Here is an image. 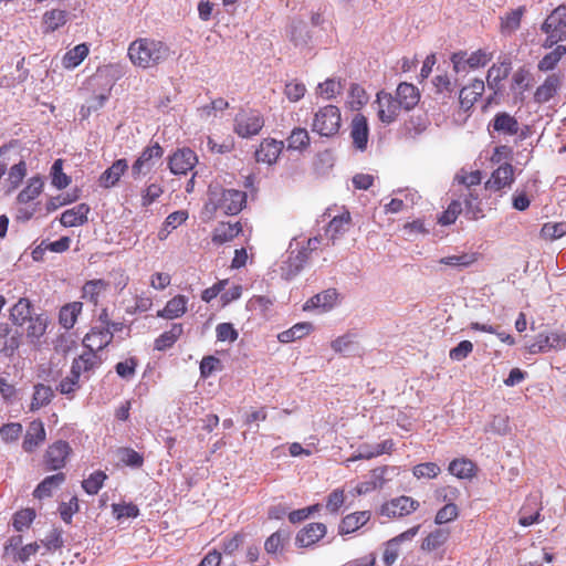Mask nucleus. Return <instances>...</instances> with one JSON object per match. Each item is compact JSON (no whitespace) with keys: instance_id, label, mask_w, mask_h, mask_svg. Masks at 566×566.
I'll return each mask as SVG.
<instances>
[{"instance_id":"nucleus-1","label":"nucleus","mask_w":566,"mask_h":566,"mask_svg":"<svg viewBox=\"0 0 566 566\" xmlns=\"http://www.w3.org/2000/svg\"><path fill=\"white\" fill-rule=\"evenodd\" d=\"M171 55L170 46L151 38H139L128 46L130 62L142 69L155 67L166 62Z\"/></svg>"},{"instance_id":"nucleus-2","label":"nucleus","mask_w":566,"mask_h":566,"mask_svg":"<svg viewBox=\"0 0 566 566\" xmlns=\"http://www.w3.org/2000/svg\"><path fill=\"white\" fill-rule=\"evenodd\" d=\"M247 203V193L237 189H223L210 186L206 210L210 213L217 211L227 216L238 214Z\"/></svg>"},{"instance_id":"nucleus-3","label":"nucleus","mask_w":566,"mask_h":566,"mask_svg":"<svg viewBox=\"0 0 566 566\" xmlns=\"http://www.w3.org/2000/svg\"><path fill=\"white\" fill-rule=\"evenodd\" d=\"M340 120L339 108L334 105H326L314 114L312 129L321 136L331 137L338 133Z\"/></svg>"},{"instance_id":"nucleus-4","label":"nucleus","mask_w":566,"mask_h":566,"mask_svg":"<svg viewBox=\"0 0 566 566\" xmlns=\"http://www.w3.org/2000/svg\"><path fill=\"white\" fill-rule=\"evenodd\" d=\"M163 155L164 149L158 143L146 147L132 166L133 178L138 179L149 174Z\"/></svg>"},{"instance_id":"nucleus-5","label":"nucleus","mask_w":566,"mask_h":566,"mask_svg":"<svg viewBox=\"0 0 566 566\" xmlns=\"http://www.w3.org/2000/svg\"><path fill=\"white\" fill-rule=\"evenodd\" d=\"M374 105H376L378 119L385 125L394 123L403 109L396 97L385 91L377 93Z\"/></svg>"},{"instance_id":"nucleus-6","label":"nucleus","mask_w":566,"mask_h":566,"mask_svg":"<svg viewBox=\"0 0 566 566\" xmlns=\"http://www.w3.org/2000/svg\"><path fill=\"white\" fill-rule=\"evenodd\" d=\"M566 349V333L552 332L549 334H538L534 342L527 346L530 354L548 353L551 350Z\"/></svg>"},{"instance_id":"nucleus-7","label":"nucleus","mask_w":566,"mask_h":566,"mask_svg":"<svg viewBox=\"0 0 566 566\" xmlns=\"http://www.w3.org/2000/svg\"><path fill=\"white\" fill-rule=\"evenodd\" d=\"M489 61L490 56L482 50H478L469 56L464 51H459L451 55L453 71L458 74L468 73L470 70L484 66Z\"/></svg>"},{"instance_id":"nucleus-8","label":"nucleus","mask_w":566,"mask_h":566,"mask_svg":"<svg viewBox=\"0 0 566 566\" xmlns=\"http://www.w3.org/2000/svg\"><path fill=\"white\" fill-rule=\"evenodd\" d=\"M263 126V117L258 112L240 113L234 119V132L242 138L259 134Z\"/></svg>"},{"instance_id":"nucleus-9","label":"nucleus","mask_w":566,"mask_h":566,"mask_svg":"<svg viewBox=\"0 0 566 566\" xmlns=\"http://www.w3.org/2000/svg\"><path fill=\"white\" fill-rule=\"evenodd\" d=\"M198 163V157L193 150L190 148H180L177 149L171 156L168 158V167L171 174L174 175H186L191 171L196 164Z\"/></svg>"},{"instance_id":"nucleus-10","label":"nucleus","mask_w":566,"mask_h":566,"mask_svg":"<svg viewBox=\"0 0 566 566\" xmlns=\"http://www.w3.org/2000/svg\"><path fill=\"white\" fill-rule=\"evenodd\" d=\"M419 505L418 501L410 496L402 495L385 503L380 509V514L389 518L402 517L415 512Z\"/></svg>"},{"instance_id":"nucleus-11","label":"nucleus","mask_w":566,"mask_h":566,"mask_svg":"<svg viewBox=\"0 0 566 566\" xmlns=\"http://www.w3.org/2000/svg\"><path fill=\"white\" fill-rule=\"evenodd\" d=\"M307 261V249H291L280 264V274L285 280L296 276Z\"/></svg>"},{"instance_id":"nucleus-12","label":"nucleus","mask_w":566,"mask_h":566,"mask_svg":"<svg viewBox=\"0 0 566 566\" xmlns=\"http://www.w3.org/2000/svg\"><path fill=\"white\" fill-rule=\"evenodd\" d=\"M350 138L355 149L365 151L368 146L369 125L363 114H356L350 123Z\"/></svg>"},{"instance_id":"nucleus-13","label":"nucleus","mask_w":566,"mask_h":566,"mask_svg":"<svg viewBox=\"0 0 566 566\" xmlns=\"http://www.w3.org/2000/svg\"><path fill=\"white\" fill-rule=\"evenodd\" d=\"M488 128L491 134L497 133L502 136H514L520 130V124L511 114L499 112L494 115Z\"/></svg>"},{"instance_id":"nucleus-14","label":"nucleus","mask_w":566,"mask_h":566,"mask_svg":"<svg viewBox=\"0 0 566 566\" xmlns=\"http://www.w3.org/2000/svg\"><path fill=\"white\" fill-rule=\"evenodd\" d=\"M283 148V142L273 138H265L261 142V144L255 150V159L258 163L272 166L276 163Z\"/></svg>"},{"instance_id":"nucleus-15","label":"nucleus","mask_w":566,"mask_h":566,"mask_svg":"<svg viewBox=\"0 0 566 566\" xmlns=\"http://www.w3.org/2000/svg\"><path fill=\"white\" fill-rule=\"evenodd\" d=\"M514 182V168L511 164H501L486 181L485 187L490 190L500 191L506 187H511Z\"/></svg>"},{"instance_id":"nucleus-16","label":"nucleus","mask_w":566,"mask_h":566,"mask_svg":"<svg viewBox=\"0 0 566 566\" xmlns=\"http://www.w3.org/2000/svg\"><path fill=\"white\" fill-rule=\"evenodd\" d=\"M338 301V293L335 289H327L307 300L303 306L304 311L321 310L327 312L332 310Z\"/></svg>"},{"instance_id":"nucleus-17","label":"nucleus","mask_w":566,"mask_h":566,"mask_svg":"<svg viewBox=\"0 0 566 566\" xmlns=\"http://www.w3.org/2000/svg\"><path fill=\"white\" fill-rule=\"evenodd\" d=\"M113 339V333L108 326L93 327L83 339V345L93 352L105 348Z\"/></svg>"},{"instance_id":"nucleus-18","label":"nucleus","mask_w":566,"mask_h":566,"mask_svg":"<svg viewBox=\"0 0 566 566\" xmlns=\"http://www.w3.org/2000/svg\"><path fill=\"white\" fill-rule=\"evenodd\" d=\"M71 448L65 441H57L49 447L45 463L50 470H59L65 465Z\"/></svg>"},{"instance_id":"nucleus-19","label":"nucleus","mask_w":566,"mask_h":566,"mask_svg":"<svg viewBox=\"0 0 566 566\" xmlns=\"http://www.w3.org/2000/svg\"><path fill=\"white\" fill-rule=\"evenodd\" d=\"M484 90V82L478 78L462 87L459 93L460 107L465 112L471 109L478 98L482 96Z\"/></svg>"},{"instance_id":"nucleus-20","label":"nucleus","mask_w":566,"mask_h":566,"mask_svg":"<svg viewBox=\"0 0 566 566\" xmlns=\"http://www.w3.org/2000/svg\"><path fill=\"white\" fill-rule=\"evenodd\" d=\"M325 534V524L310 523L297 533L296 544L301 547H310L323 538Z\"/></svg>"},{"instance_id":"nucleus-21","label":"nucleus","mask_w":566,"mask_h":566,"mask_svg":"<svg viewBox=\"0 0 566 566\" xmlns=\"http://www.w3.org/2000/svg\"><path fill=\"white\" fill-rule=\"evenodd\" d=\"M394 442L390 439L384 440L382 442L375 444H361L357 453L350 457L347 461L353 462L356 460H369L384 453H389L392 450Z\"/></svg>"},{"instance_id":"nucleus-22","label":"nucleus","mask_w":566,"mask_h":566,"mask_svg":"<svg viewBox=\"0 0 566 566\" xmlns=\"http://www.w3.org/2000/svg\"><path fill=\"white\" fill-rule=\"evenodd\" d=\"M395 97L403 111L408 112L419 103L420 93L415 85L403 82L398 85Z\"/></svg>"},{"instance_id":"nucleus-23","label":"nucleus","mask_w":566,"mask_h":566,"mask_svg":"<svg viewBox=\"0 0 566 566\" xmlns=\"http://www.w3.org/2000/svg\"><path fill=\"white\" fill-rule=\"evenodd\" d=\"M188 301V297L185 295H176L167 302L163 310L157 312V316L165 319L181 317L187 312Z\"/></svg>"},{"instance_id":"nucleus-24","label":"nucleus","mask_w":566,"mask_h":566,"mask_svg":"<svg viewBox=\"0 0 566 566\" xmlns=\"http://www.w3.org/2000/svg\"><path fill=\"white\" fill-rule=\"evenodd\" d=\"M45 440V429L42 421H32L27 430L23 449L25 452H32Z\"/></svg>"},{"instance_id":"nucleus-25","label":"nucleus","mask_w":566,"mask_h":566,"mask_svg":"<svg viewBox=\"0 0 566 566\" xmlns=\"http://www.w3.org/2000/svg\"><path fill=\"white\" fill-rule=\"evenodd\" d=\"M128 168L126 159H117L99 177V185L104 188L114 187Z\"/></svg>"},{"instance_id":"nucleus-26","label":"nucleus","mask_w":566,"mask_h":566,"mask_svg":"<svg viewBox=\"0 0 566 566\" xmlns=\"http://www.w3.org/2000/svg\"><path fill=\"white\" fill-rule=\"evenodd\" d=\"M90 207L86 203H80L71 209L65 210L60 218L64 227H77L87 221Z\"/></svg>"},{"instance_id":"nucleus-27","label":"nucleus","mask_w":566,"mask_h":566,"mask_svg":"<svg viewBox=\"0 0 566 566\" xmlns=\"http://www.w3.org/2000/svg\"><path fill=\"white\" fill-rule=\"evenodd\" d=\"M99 364L101 358L96 352L87 349L73 360L71 369H73V374H78L81 377L83 374L94 370Z\"/></svg>"},{"instance_id":"nucleus-28","label":"nucleus","mask_w":566,"mask_h":566,"mask_svg":"<svg viewBox=\"0 0 566 566\" xmlns=\"http://www.w3.org/2000/svg\"><path fill=\"white\" fill-rule=\"evenodd\" d=\"M543 32L566 33V6L557 7L542 24Z\"/></svg>"},{"instance_id":"nucleus-29","label":"nucleus","mask_w":566,"mask_h":566,"mask_svg":"<svg viewBox=\"0 0 566 566\" xmlns=\"http://www.w3.org/2000/svg\"><path fill=\"white\" fill-rule=\"evenodd\" d=\"M350 219V213L348 211H344L342 214L334 217L329 221L326 228V235L333 243H335V241L349 229Z\"/></svg>"},{"instance_id":"nucleus-30","label":"nucleus","mask_w":566,"mask_h":566,"mask_svg":"<svg viewBox=\"0 0 566 566\" xmlns=\"http://www.w3.org/2000/svg\"><path fill=\"white\" fill-rule=\"evenodd\" d=\"M370 518V513L368 511H360L348 514L342 520L339 525L340 534H350L363 525H365Z\"/></svg>"},{"instance_id":"nucleus-31","label":"nucleus","mask_w":566,"mask_h":566,"mask_svg":"<svg viewBox=\"0 0 566 566\" xmlns=\"http://www.w3.org/2000/svg\"><path fill=\"white\" fill-rule=\"evenodd\" d=\"M241 231H242V227H241L240 222H235V223L221 222L216 227V229L213 231L212 242L217 243V244H223L226 242L231 241Z\"/></svg>"},{"instance_id":"nucleus-32","label":"nucleus","mask_w":566,"mask_h":566,"mask_svg":"<svg viewBox=\"0 0 566 566\" xmlns=\"http://www.w3.org/2000/svg\"><path fill=\"white\" fill-rule=\"evenodd\" d=\"M559 84L560 82L557 75L552 74L547 76L544 83L536 88L534 99L537 103L548 102L556 94Z\"/></svg>"},{"instance_id":"nucleus-33","label":"nucleus","mask_w":566,"mask_h":566,"mask_svg":"<svg viewBox=\"0 0 566 566\" xmlns=\"http://www.w3.org/2000/svg\"><path fill=\"white\" fill-rule=\"evenodd\" d=\"M27 328V336L31 343L38 342L46 332L49 318L45 314L32 316Z\"/></svg>"},{"instance_id":"nucleus-34","label":"nucleus","mask_w":566,"mask_h":566,"mask_svg":"<svg viewBox=\"0 0 566 566\" xmlns=\"http://www.w3.org/2000/svg\"><path fill=\"white\" fill-rule=\"evenodd\" d=\"M83 304L81 302H72L64 305L60 310L59 322L66 328H72L77 319L78 314L82 312Z\"/></svg>"},{"instance_id":"nucleus-35","label":"nucleus","mask_w":566,"mask_h":566,"mask_svg":"<svg viewBox=\"0 0 566 566\" xmlns=\"http://www.w3.org/2000/svg\"><path fill=\"white\" fill-rule=\"evenodd\" d=\"M65 481V474L60 472L50 476H46L34 490V496L43 499L51 496L52 491L59 488Z\"/></svg>"},{"instance_id":"nucleus-36","label":"nucleus","mask_w":566,"mask_h":566,"mask_svg":"<svg viewBox=\"0 0 566 566\" xmlns=\"http://www.w3.org/2000/svg\"><path fill=\"white\" fill-rule=\"evenodd\" d=\"M478 261V253H462L458 255H449L441 258L438 262L440 264L450 266L452 269L462 270L469 268Z\"/></svg>"},{"instance_id":"nucleus-37","label":"nucleus","mask_w":566,"mask_h":566,"mask_svg":"<svg viewBox=\"0 0 566 566\" xmlns=\"http://www.w3.org/2000/svg\"><path fill=\"white\" fill-rule=\"evenodd\" d=\"M450 532L446 528H437L428 534L421 544V549L433 552L443 546L449 539Z\"/></svg>"},{"instance_id":"nucleus-38","label":"nucleus","mask_w":566,"mask_h":566,"mask_svg":"<svg viewBox=\"0 0 566 566\" xmlns=\"http://www.w3.org/2000/svg\"><path fill=\"white\" fill-rule=\"evenodd\" d=\"M10 317L17 326L24 325L31 316V303L27 298H20L11 308Z\"/></svg>"},{"instance_id":"nucleus-39","label":"nucleus","mask_w":566,"mask_h":566,"mask_svg":"<svg viewBox=\"0 0 566 566\" xmlns=\"http://www.w3.org/2000/svg\"><path fill=\"white\" fill-rule=\"evenodd\" d=\"M53 398V390L50 386L38 384L34 386L30 410L35 411L49 405Z\"/></svg>"},{"instance_id":"nucleus-40","label":"nucleus","mask_w":566,"mask_h":566,"mask_svg":"<svg viewBox=\"0 0 566 566\" xmlns=\"http://www.w3.org/2000/svg\"><path fill=\"white\" fill-rule=\"evenodd\" d=\"M188 219L186 210L175 211L165 219L163 228L158 231V239L166 240L171 230L182 224Z\"/></svg>"},{"instance_id":"nucleus-41","label":"nucleus","mask_w":566,"mask_h":566,"mask_svg":"<svg viewBox=\"0 0 566 566\" xmlns=\"http://www.w3.org/2000/svg\"><path fill=\"white\" fill-rule=\"evenodd\" d=\"M310 145V135L305 128H294L286 138V149L302 151Z\"/></svg>"},{"instance_id":"nucleus-42","label":"nucleus","mask_w":566,"mask_h":566,"mask_svg":"<svg viewBox=\"0 0 566 566\" xmlns=\"http://www.w3.org/2000/svg\"><path fill=\"white\" fill-rule=\"evenodd\" d=\"M474 463L465 458L455 459L449 464V472L458 479H471L474 475Z\"/></svg>"},{"instance_id":"nucleus-43","label":"nucleus","mask_w":566,"mask_h":566,"mask_svg":"<svg viewBox=\"0 0 566 566\" xmlns=\"http://www.w3.org/2000/svg\"><path fill=\"white\" fill-rule=\"evenodd\" d=\"M312 331V324L307 322L297 323L291 328L281 332L277 335V339L281 343H291L296 339H301Z\"/></svg>"},{"instance_id":"nucleus-44","label":"nucleus","mask_w":566,"mask_h":566,"mask_svg":"<svg viewBox=\"0 0 566 566\" xmlns=\"http://www.w3.org/2000/svg\"><path fill=\"white\" fill-rule=\"evenodd\" d=\"M106 285L102 280L88 281L82 289V297L96 306L101 294L106 290Z\"/></svg>"},{"instance_id":"nucleus-45","label":"nucleus","mask_w":566,"mask_h":566,"mask_svg":"<svg viewBox=\"0 0 566 566\" xmlns=\"http://www.w3.org/2000/svg\"><path fill=\"white\" fill-rule=\"evenodd\" d=\"M43 189V181L40 177L35 176L29 179L28 185L18 195L20 203H28L34 200Z\"/></svg>"},{"instance_id":"nucleus-46","label":"nucleus","mask_w":566,"mask_h":566,"mask_svg":"<svg viewBox=\"0 0 566 566\" xmlns=\"http://www.w3.org/2000/svg\"><path fill=\"white\" fill-rule=\"evenodd\" d=\"M87 54V45L84 43L78 44L64 54L62 64L65 69H74L82 63Z\"/></svg>"},{"instance_id":"nucleus-47","label":"nucleus","mask_w":566,"mask_h":566,"mask_svg":"<svg viewBox=\"0 0 566 566\" xmlns=\"http://www.w3.org/2000/svg\"><path fill=\"white\" fill-rule=\"evenodd\" d=\"M184 328L181 324H172L169 331L163 333L155 342V348L165 350L171 347L182 334Z\"/></svg>"},{"instance_id":"nucleus-48","label":"nucleus","mask_w":566,"mask_h":566,"mask_svg":"<svg viewBox=\"0 0 566 566\" xmlns=\"http://www.w3.org/2000/svg\"><path fill=\"white\" fill-rule=\"evenodd\" d=\"M289 36L296 46L305 45L310 40L306 23L303 20H293L289 29Z\"/></svg>"},{"instance_id":"nucleus-49","label":"nucleus","mask_w":566,"mask_h":566,"mask_svg":"<svg viewBox=\"0 0 566 566\" xmlns=\"http://www.w3.org/2000/svg\"><path fill=\"white\" fill-rule=\"evenodd\" d=\"M525 12V7H518L501 18V29L504 33H512L520 28L521 19Z\"/></svg>"},{"instance_id":"nucleus-50","label":"nucleus","mask_w":566,"mask_h":566,"mask_svg":"<svg viewBox=\"0 0 566 566\" xmlns=\"http://www.w3.org/2000/svg\"><path fill=\"white\" fill-rule=\"evenodd\" d=\"M67 13L64 10H51L43 17V24L46 32H53L66 22Z\"/></svg>"},{"instance_id":"nucleus-51","label":"nucleus","mask_w":566,"mask_h":566,"mask_svg":"<svg viewBox=\"0 0 566 566\" xmlns=\"http://www.w3.org/2000/svg\"><path fill=\"white\" fill-rule=\"evenodd\" d=\"M565 54L566 46L557 45L552 52L543 56L538 62V69L544 72L553 70Z\"/></svg>"},{"instance_id":"nucleus-52","label":"nucleus","mask_w":566,"mask_h":566,"mask_svg":"<svg viewBox=\"0 0 566 566\" xmlns=\"http://www.w3.org/2000/svg\"><path fill=\"white\" fill-rule=\"evenodd\" d=\"M107 475L103 471L93 472L87 479L82 482V488L90 495H95L103 488Z\"/></svg>"},{"instance_id":"nucleus-53","label":"nucleus","mask_w":566,"mask_h":566,"mask_svg":"<svg viewBox=\"0 0 566 566\" xmlns=\"http://www.w3.org/2000/svg\"><path fill=\"white\" fill-rule=\"evenodd\" d=\"M368 102V95L364 87L353 84L349 90L347 104L353 111L360 109Z\"/></svg>"},{"instance_id":"nucleus-54","label":"nucleus","mask_w":566,"mask_h":566,"mask_svg":"<svg viewBox=\"0 0 566 566\" xmlns=\"http://www.w3.org/2000/svg\"><path fill=\"white\" fill-rule=\"evenodd\" d=\"M332 348L339 354L349 356L357 353L358 347L350 335H344L332 342Z\"/></svg>"},{"instance_id":"nucleus-55","label":"nucleus","mask_w":566,"mask_h":566,"mask_svg":"<svg viewBox=\"0 0 566 566\" xmlns=\"http://www.w3.org/2000/svg\"><path fill=\"white\" fill-rule=\"evenodd\" d=\"M531 501L536 505V500L528 499L527 503L522 506V509L518 512V523L520 525L526 527L531 526L535 523H538L541 521V509H536L534 512L528 511V506L531 505Z\"/></svg>"},{"instance_id":"nucleus-56","label":"nucleus","mask_w":566,"mask_h":566,"mask_svg":"<svg viewBox=\"0 0 566 566\" xmlns=\"http://www.w3.org/2000/svg\"><path fill=\"white\" fill-rule=\"evenodd\" d=\"M382 474H384V470H379V469L373 470L370 479L368 481H364V482L359 483L356 486L357 493L359 495L366 494V493H369L378 488H381Z\"/></svg>"},{"instance_id":"nucleus-57","label":"nucleus","mask_w":566,"mask_h":566,"mask_svg":"<svg viewBox=\"0 0 566 566\" xmlns=\"http://www.w3.org/2000/svg\"><path fill=\"white\" fill-rule=\"evenodd\" d=\"M462 203L464 205V213L469 219L476 220L483 217L478 196H473L471 191L464 195Z\"/></svg>"},{"instance_id":"nucleus-58","label":"nucleus","mask_w":566,"mask_h":566,"mask_svg":"<svg viewBox=\"0 0 566 566\" xmlns=\"http://www.w3.org/2000/svg\"><path fill=\"white\" fill-rule=\"evenodd\" d=\"M118 460L127 467L140 468L144 463V458L137 451L130 448H122L117 451Z\"/></svg>"},{"instance_id":"nucleus-59","label":"nucleus","mask_w":566,"mask_h":566,"mask_svg":"<svg viewBox=\"0 0 566 566\" xmlns=\"http://www.w3.org/2000/svg\"><path fill=\"white\" fill-rule=\"evenodd\" d=\"M62 165V159H56L51 168L52 185L57 189H64L71 182L70 177L63 172Z\"/></svg>"},{"instance_id":"nucleus-60","label":"nucleus","mask_w":566,"mask_h":566,"mask_svg":"<svg viewBox=\"0 0 566 566\" xmlns=\"http://www.w3.org/2000/svg\"><path fill=\"white\" fill-rule=\"evenodd\" d=\"M486 432L505 436L511 431L509 417L504 415L494 416L485 428Z\"/></svg>"},{"instance_id":"nucleus-61","label":"nucleus","mask_w":566,"mask_h":566,"mask_svg":"<svg viewBox=\"0 0 566 566\" xmlns=\"http://www.w3.org/2000/svg\"><path fill=\"white\" fill-rule=\"evenodd\" d=\"M566 234V222H546L541 229V235L547 240H556Z\"/></svg>"},{"instance_id":"nucleus-62","label":"nucleus","mask_w":566,"mask_h":566,"mask_svg":"<svg viewBox=\"0 0 566 566\" xmlns=\"http://www.w3.org/2000/svg\"><path fill=\"white\" fill-rule=\"evenodd\" d=\"M35 518V512L32 509H24L17 512L13 516L12 525L18 532L28 528Z\"/></svg>"},{"instance_id":"nucleus-63","label":"nucleus","mask_w":566,"mask_h":566,"mask_svg":"<svg viewBox=\"0 0 566 566\" xmlns=\"http://www.w3.org/2000/svg\"><path fill=\"white\" fill-rule=\"evenodd\" d=\"M80 388V375L73 374V369H71L70 375L63 378L57 390L62 395H73Z\"/></svg>"},{"instance_id":"nucleus-64","label":"nucleus","mask_w":566,"mask_h":566,"mask_svg":"<svg viewBox=\"0 0 566 566\" xmlns=\"http://www.w3.org/2000/svg\"><path fill=\"white\" fill-rule=\"evenodd\" d=\"M441 472L440 467L434 462H424L413 467L412 473L416 478L433 479Z\"/></svg>"}]
</instances>
